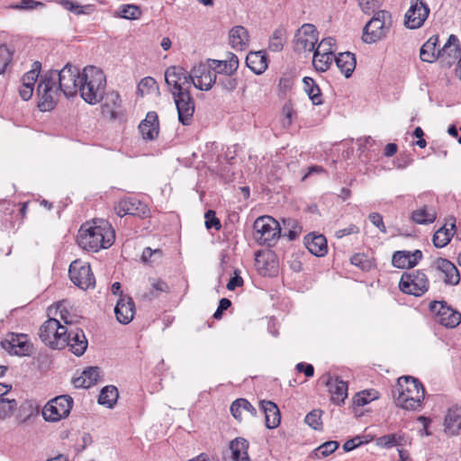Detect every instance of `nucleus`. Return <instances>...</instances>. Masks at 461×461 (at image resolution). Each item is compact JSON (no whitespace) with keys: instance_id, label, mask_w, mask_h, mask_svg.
I'll return each instance as SVG.
<instances>
[{"instance_id":"nucleus-7","label":"nucleus","mask_w":461,"mask_h":461,"mask_svg":"<svg viewBox=\"0 0 461 461\" xmlns=\"http://www.w3.org/2000/svg\"><path fill=\"white\" fill-rule=\"evenodd\" d=\"M60 92L67 97L77 95L81 80V72L77 66L67 63L59 71L50 70Z\"/></svg>"},{"instance_id":"nucleus-64","label":"nucleus","mask_w":461,"mask_h":461,"mask_svg":"<svg viewBox=\"0 0 461 461\" xmlns=\"http://www.w3.org/2000/svg\"><path fill=\"white\" fill-rule=\"evenodd\" d=\"M243 285V279L239 275L235 274L230 281L228 282L226 287L230 291H233L236 287H240Z\"/></svg>"},{"instance_id":"nucleus-21","label":"nucleus","mask_w":461,"mask_h":461,"mask_svg":"<svg viewBox=\"0 0 461 461\" xmlns=\"http://www.w3.org/2000/svg\"><path fill=\"white\" fill-rule=\"evenodd\" d=\"M323 384L329 388L330 400L333 403L340 405L348 397V384L339 376L332 377L325 375L321 378Z\"/></svg>"},{"instance_id":"nucleus-59","label":"nucleus","mask_w":461,"mask_h":461,"mask_svg":"<svg viewBox=\"0 0 461 461\" xmlns=\"http://www.w3.org/2000/svg\"><path fill=\"white\" fill-rule=\"evenodd\" d=\"M359 231L360 230L358 226H357L356 224H350L347 228L336 230L335 237L338 239H341L348 235L357 234L359 233Z\"/></svg>"},{"instance_id":"nucleus-53","label":"nucleus","mask_w":461,"mask_h":461,"mask_svg":"<svg viewBox=\"0 0 461 461\" xmlns=\"http://www.w3.org/2000/svg\"><path fill=\"white\" fill-rule=\"evenodd\" d=\"M13 59V52L5 44L0 43V75L5 73Z\"/></svg>"},{"instance_id":"nucleus-51","label":"nucleus","mask_w":461,"mask_h":461,"mask_svg":"<svg viewBox=\"0 0 461 461\" xmlns=\"http://www.w3.org/2000/svg\"><path fill=\"white\" fill-rule=\"evenodd\" d=\"M377 394L378 393L375 390H365L354 396L353 402L355 405L361 407L375 400L378 397Z\"/></svg>"},{"instance_id":"nucleus-20","label":"nucleus","mask_w":461,"mask_h":461,"mask_svg":"<svg viewBox=\"0 0 461 461\" xmlns=\"http://www.w3.org/2000/svg\"><path fill=\"white\" fill-rule=\"evenodd\" d=\"M177 109L178 120L183 125H190L194 113V100L190 91L178 93L173 96Z\"/></svg>"},{"instance_id":"nucleus-28","label":"nucleus","mask_w":461,"mask_h":461,"mask_svg":"<svg viewBox=\"0 0 461 461\" xmlns=\"http://www.w3.org/2000/svg\"><path fill=\"white\" fill-rule=\"evenodd\" d=\"M450 222H446L444 226L439 228L433 235V244L436 248H444L451 240L456 232V220L455 218L449 219Z\"/></svg>"},{"instance_id":"nucleus-4","label":"nucleus","mask_w":461,"mask_h":461,"mask_svg":"<svg viewBox=\"0 0 461 461\" xmlns=\"http://www.w3.org/2000/svg\"><path fill=\"white\" fill-rule=\"evenodd\" d=\"M392 25L393 19L388 11L380 10L375 12L363 29V41L372 44L383 40L388 34Z\"/></svg>"},{"instance_id":"nucleus-56","label":"nucleus","mask_w":461,"mask_h":461,"mask_svg":"<svg viewBox=\"0 0 461 461\" xmlns=\"http://www.w3.org/2000/svg\"><path fill=\"white\" fill-rule=\"evenodd\" d=\"M284 47L282 31L276 30L269 41V49L273 51H280Z\"/></svg>"},{"instance_id":"nucleus-32","label":"nucleus","mask_w":461,"mask_h":461,"mask_svg":"<svg viewBox=\"0 0 461 461\" xmlns=\"http://www.w3.org/2000/svg\"><path fill=\"white\" fill-rule=\"evenodd\" d=\"M260 407L265 414L266 427L267 429L277 428L281 420L277 405L270 401H261Z\"/></svg>"},{"instance_id":"nucleus-30","label":"nucleus","mask_w":461,"mask_h":461,"mask_svg":"<svg viewBox=\"0 0 461 461\" xmlns=\"http://www.w3.org/2000/svg\"><path fill=\"white\" fill-rule=\"evenodd\" d=\"M246 64L255 74L261 75L268 67V59L266 51H250L247 55Z\"/></svg>"},{"instance_id":"nucleus-1","label":"nucleus","mask_w":461,"mask_h":461,"mask_svg":"<svg viewBox=\"0 0 461 461\" xmlns=\"http://www.w3.org/2000/svg\"><path fill=\"white\" fill-rule=\"evenodd\" d=\"M115 239V231L112 225L103 219H95L81 225L77 241L85 250L97 252L102 249L110 248Z\"/></svg>"},{"instance_id":"nucleus-11","label":"nucleus","mask_w":461,"mask_h":461,"mask_svg":"<svg viewBox=\"0 0 461 461\" xmlns=\"http://www.w3.org/2000/svg\"><path fill=\"white\" fill-rule=\"evenodd\" d=\"M67 314L68 312L60 311V318L68 325L64 339L68 342L67 347L69 350L77 357H80L86 352L88 342L84 330L74 326L72 321H68Z\"/></svg>"},{"instance_id":"nucleus-63","label":"nucleus","mask_w":461,"mask_h":461,"mask_svg":"<svg viewBox=\"0 0 461 461\" xmlns=\"http://www.w3.org/2000/svg\"><path fill=\"white\" fill-rule=\"evenodd\" d=\"M296 370L303 372L307 377H312L314 375V367L311 364L298 363L296 365Z\"/></svg>"},{"instance_id":"nucleus-29","label":"nucleus","mask_w":461,"mask_h":461,"mask_svg":"<svg viewBox=\"0 0 461 461\" xmlns=\"http://www.w3.org/2000/svg\"><path fill=\"white\" fill-rule=\"evenodd\" d=\"M121 96L117 92H110L106 94L105 101L102 105V113L104 116L111 120H115L120 116Z\"/></svg>"},{"instance_id":"nucleus-15","label":"nucleus","mask_w":461,"mask_h":461,"mask_svg":"<svg viewBox=\"0 0 461 461\" xmlns=\"http://www.w3.org/2000/svg\"><path fill=\"white\" fill-rule=\"evenodd\" d=\"M318 34V31L313 24H303L294 35V50L297 53L312 52L315 50Z\"/></svg>"},{"instance_id":"nucleus-23","label":"nucleus","mask_w":461,"mask_h":461,"mask_svg":"<svg viewBox=\"0 0 461 461\" xmlns=\"http://www.w3.org/2000/svg\"><path fill=\"white\" fill-rule=\"evenodd\" d=\"M434 267L442 274L441 278L448 285H456L460 282V275L456 267L448 259L439 258L434 264Z\"/></svg>"},{"instance_id":"nucleus-3","label":"nucleus","mask_w":461,"mask_h":461,"mask_svg":"<svg viewBox=\"0 0 461 461\" xmlns=\"http://www.w3.org/2000/svg\"><path fill=\"white\" fill-rule=\"evenodd\" d=\"M105 88L106 77L102 69L95 66L84 68L77 92L86 103L98 104L104 96Z\"/></svg>"},{"instance_id":"nucleus-61","label":"nucleus","mask_w":461,"mask_h":461,"mask_svg":"<svg viewBox=\"0 0 461 461\" xmlns=\"http://www.w3.org/2000/svg\"><path fill=\"white\" fill-rule=\"evenodd\" d=\"M287 263L292 270L300 272L303 269V263L299 254H293L288 259Z\"/></svg>"},{"instance_id":"nucleus-6","label":"nucleus","mask_w":461,"mask_h":461,"mask_svg":"<svg viewBox=\"0 0 461 461\" xmlns=\"http://www.w3.org/2000/svg\"><path fill=\"white\" fill-rule=\"evenodd\" d=\"M254 238L259 245L272 247L280 238L281 228L277 221L268 215L258 217L253 224Z\"/></svg>"},{"instance_id":"nucleus-16","label":"nucleus","mask_w":461,"mask_h":461,"mask_svg":"<svg viewBox=\"0 0 461 461\" xmlns=\"http://www.w3.org/2000/svg\"><path fill=\"white\" fill-rule=\"evenodd\" d=\"M114 209L116 214L120 217L132 215L140 219H146L150 216V210L148 205L136 197H125L121 199Z\"/></svg>"},{"instance_id":"nucleus-62","label":"nucleus","mask_w":461,"mask_h":461,"mask_svg":"<svg viewBox=\"0 0 461 461\" xmlns=\"http://www.w3.org/2000/svg\"><path fill=\"white\" fill-rule=\"evenodd\" d=\"M363 443H364V441L361 440V437L357 436L351 439L347 440L343 444L342 447L345 452H349V451L355 449L356 447L361 446Z\"/></svg>"},{"instance_id":"nucleus-8","label":"nucleus","mask_w":461,"mask_h":461,"mask_svg":"<svg viewBox=\"0 0 461 461\" xmlns=\"http://www.w3.org/2000/svg\"><path fill=\"white\" fill-rule=\"evenodd\" d=\"M67 324L61 325L59 321L55 318H50L40 328L39 336L41 341L53 349H63L68 342L64 335L67 332Z\"/></svg>"},{"instance_id":"nucleus-33","label":"nucleus","mask_w":461,"mask_h":461,"mask_svg":"<svg viewBox=\"0 0 461 461\" xmlns=\"http://www.w3.org/2000/svg\"><path fill=\"white\" fill-rule=\"evenodd\" d=\"M208 62L216 75L234 74L239 68V59L234 54L228 60L209 59Z\"/></svg>"},{"instance_id":"nucleus-2","label":"nucleus","mask_w":461,"mask_h":461,"mask_svg":"<svg viewBox=\"0 0 461 461\" xmlns=\"http://www.w3.org/2000/svg\"><path fill=\"white\" fill-rule=\"evenodd\" d=\"M392 393L397 406L407 411H417L421 407L425 389L418 379L412 376H401Z\"/></svg>"},{"instance_id":"nucleus-17","label":"nucleus","mask_w":461,"mask_h":461,"mask_svg":"<svg viewBox=\"0 0 461 461\" xmlns=\"http://www.w3.org/2000/svg\"><path fill=\"white\" fill-rule=\"evenodd\" d=\"M189 73L191 84L202 91L210 90L216 80V73L211 68L210 62L194 66Z\"/></svg>"},{"instance_id":"nucleus-48","label":"nucleus","mask_w":461,"mask_h":461,"mask_svg":"<svg viewBox=\"0 0 461 461\" xmlns=\"http://www.w3.org/2000/svg\"><path fill=\"white\" fill-rule=\"evenodd\" d=\"M117 14L123 19L135 20L140 16L141 11L136 5H122L120 6Z\"/></svg>"},{"instance_id":"nucleus-44","label":"nucleus","mask_w":461,"mask_h":461,"mask_svg":"<svg viewBox=\"0 0 461 461\" xmlns=\"http://www.w3.org/2000/svg\"><path fill=\"white\" fill-rule=\"evenodd\" d=\"M150 291L144 294V297L149 300L158 298L161 294H167L169 292L168 285L160 278H149Z\"/></svg>"},{"instance_id":"nucleus-14","label":"nucleus","mask_w":461,"mask_h":461,"mask_svg":"<svg viewBox=\"0 0 461 461\" xmlns=\"http://www.w3.org/2000/svg\"><path fill=\"white\" fill-rule=\"evenodd\" d=\"M70 280L83 290L94 288L95 279L90 265L79 259L74 260L68 269Z\"/></svg>"},{"instance_id":"nucleus-37","label":"nucleus","mask_w":461,"mask_h":461,"mask_svg":"<svg viewBox=\"0 0 461 461\" xmlns=\"http://www.w3.org/2000/svg\"><path fill=\"white\" fill-rule=\"evenodd\" d=\"M438 42V36L432 35L421 46V48L420 50V58L422 61L432 63L438 59V50H436Z\"/></svg>"},{"instance_id":"nucleus-26","label":"nucleus","mask_w":461,"mask_h":461,"mask_svg":"<svg viewBox=\"0 0 461 461\" xmlns=\"http://www.w3.org/2000/svg\"><path fill=\"white\" fill-rule=\"evenodd\" d=\"M140 132L146 140H153L158 138L159 132L158 117L156 112H149L146 118L139 125Z\"/></svg>"},{"instance_id":"nucleus-41","label":"nucleus","mask_w":461,"mask_h":461,"mask_svg":"<svg viewBox=\"0 0 461 461\" xmlns=\"http://www.w3.org/2000/svg\"><path fill=\"white\" fill-rule=\"evenodd\" d=\"M242 411L249 412L252 416L257 415V410L244 398L235 400L230 405L231 415L238 420H241Z\"/></svg>"},{"instance_id":"nucleus-36","label":"nucleus","mask_w":461,"mask_h":461,"mask_svg":"<svg viewBox=\"0 0 461 461\" xmlns=\"http://www.w3.org/2000/svg\"><path fill=\"white\" fill-rule=\"evenodd\" d=\"M100 369L97 366H90L85 369L79 377L74 379L75 387L89 388L95 384L100 377Z\"/></svg>"},{"instance_id":"nucleus-46","label":"nucleus","mask_w":461,"mask_h":461,"mask_svg":"<svg viewBox=\"0 0 461 461\" xmlns=\"http://www.w3.org/2000/svg\"><path fill=\"white\" fill-rule=\"evenodd\" d=\"M233 75L234 74L216 75L214 84L223 91L232 92L238 86L237 78Z\"/></svg>"},{"instance_id":"nucleus-57","label":"nucleus","mask_w":461,"mask_h":461,"mask_svg":"<svg viewBox=\"0 0 461 461\" xmlns=\"http://www.w3.org/2000/svg\"><path fill=\"white\" fill-rule=\"evenodd\" d=\"M336 40L332 37H327L321 40L314 51L321 53H333V47L335 46Z\"/></svg>"},{"instance_id":"nucleus-42","label":"nucleus","mask_w":461,"mask_h":461,"mask_svg":"<svg viewBox=\"0 0 461 461\" xmlns=\"http://www.w3.org/2000/svg\"><path fill=\"white\" fill-rule=\"evenodd\" d=\"M334 58V53H321L319 51H314L312 64L316 70L325 72L331 66Z\"/></svg>"},{"instance_id":"nucleus-39","label":"nucleus","mask_w":461,"mask_h":461,"mask_svg":"<svg viewBox=\"0 0 461 461\" xmlns=\"http://www.w3.org/2000/svg\"><path fill=\"white\" fill-rule=\"evenodd\" d=\"M445 430L456 435L461 429V408H450L445 418Z\"/></svg>"},{"instance_id":"nucleus-9","label":"nucleus","mask_w":461,"mask_h":461,"mask_svg":"<svg viewBox=\"0 0 461 461\" xmlns=\"http://www.w3.org/2000/svg\"><path fill=\"white\" fill-rule=\"evenodd\" d=\"M429 287V279L426 274L420 270L404 272L399 282V288L402 293L417 297L423 295Z\"/></svg>"},{"instance_id":"nucleus-60","label":"nucleus","mask_w":461,"mask_h":461,"mask_svg":"<svg viewBox=\"0 0 461 461\" xmlns=\"http://www.w3.org/2000/svg\"><path fill=\"white\" fill-rule=\"evenodd\" d=\"M285 223H287L288 226H291L294 228V230H290L288 231V238L290 240H295L298 235L302 231V227L298 226V223L295 220L288 219L284 221Z\"/></svg>"},{"instance_id":"nucleus-35","label":"nucleus","mask_w":461,"mask_h":461,"mask_svg":"<svg viewBox=\"0 0 461 461\" xmlns=\"http://www.w3.org/2000/svg\"><path fill=\"white\" fill-rule=\"evenodd\" d=\"M334 60L340 72L348 78L354 69L356 68V58L355 55L349 51L341 52L337 57L335 56Z\"/></svg>"},{"instance_id":"nucleus-54","label":"nucleus","mask_w":461,"mask_h":461,"mask_svg":"<svg viewBox=\"0 0 461 461\" xmlns=\"http://www.w3.org/2000/svg\"><path fill=\"white\" fill-rule=\"evenodd\" d=\"M305 423H307L310 427L314 429H321L322 422H321V411L313 410L310 411L304 419Z\"/></svg>"},{"instance_id":"nucleus-10","label":"nucleus","mask_w":461,"mask_h":461,"mask_svg":"<svg viewBox=\"0 0 461 461\" xmlns=\"http://www.w3.org/2000/svg\"><path fill=\"white\" fill-rule=\"evenodd\" d=\"M73 406V398L69 395H59L49 401L42 409V416L46 421L57 422L67 418Z\"/></svg>"},{"instance_id":"nucleus-18","label":"nucleus","mask_w":461,"mask_h":461,"mask_svg":"<svg viewBox=\"0 0 461 461\" xmlns=\"http://www.w3.org/2000/svg\"><path fill=\"white\" fill-rule=\"evenodd\" d=\"M2 348L11 355L30 356L32 348L27 335L9 333L5 339L1 341Z\"/></svg>"},{"instance_id":"nucleus-38","label":"nucleus","mask_w":461,"mask_h":461,"mask_svg":"<svg viewBox=\"0 0 461 461\" xmlns=\"http://www.w3.org/2000/svg\"><path fill=\"white\" fill-rule=\"evenodd\" d=\"M437 212L432 206L424 205L414 210L411 214V219L417 224H429L435 221Z\"/></svg>"},{"instance_id":"nucleus-49","label":"nucleus","mask_w":461,"mask_h":461,"mask_svg":"<svg viewBox=\"0 0 461 461\" xmlns=\"http://www.w3.org/2000/svg\"><path fill=\"white\" fill-rule=\"evenodd\" d=\"M339 446V444L338 441L330 440L324 442L323 444H321V446L314 449L313 455L318 459L326 457L332 454L333 452H335L338 449Z\"/></svg>"},{"instance_id":"nucleus-24","label":"nucleus","mask_w":461,"mask_h":461,"mask_svg":"<svg viewBox=\"0 0 461 461\" xmlns=\"http://www.w3.org/2000/svg\"><path fill=\"white\" fill-rule=\"evenodd\" d=\"M459 56L460 46L458 38L451 34L443 48L438 50V59L447 67H451L458 59Z\"/></svg>"},{"instance_id":"nucleus-19","label":"nucleus","mask_w":461,"mask_h":461,"mask_svg":"<svg viewBox=\"0 0 461 461\" xmlns=\"http://www.w3.org/2000/svg\"><path fill=\"white\" fill-rule=\"evenodd\" d=\"M429 14V8L423 0H411L405 14L404 24L409 29L420 28Z\"/></svg>"},{"instance_id":"nucleus-5","label":"nucleus","mask_w":461,"mask_h":461,"mask_svg":"<svg viewBox=\"0 0 461 461\" xmlns=\"http://www.w3.org/2000/svg\"><path fill=\"white\" fill-rule=\"evenodd\" d=\"M36 95L38 107L42 112L51 111L58 103L61 92L50 71L41 77Z\"/></svg>"},{"instance_id":"nucleus-12","label":"nucleus","mask_w":461,"mask_h":461,"mask_svg":"<svg viewBox=\"0 0 461 461\" xmlns=\"http://www.w3.org/2000/svg\"><path fill=\"white\" fill-rule=\"evenodd\" d=\"M429 310L435 315V321L446 328H456L461 322V313L445 301L431 302Z\"/></svg>"},{"instance_id":"nucleus-47","label":"nucleus","mask_w":461,"mask_h":461,"mask_svg":"<svg viewBox=\"0 0 461 461\" xmlns=\"http://www.w3.org/2000/svg\"><path fill=\"white\" fill-rule=\"evenodd\" d=\"M392 264L397 268H411L413 267L409 255V251L400 250L393 255Z\"/></svg>"},{"instance_id":"nucleus-58","label":"nucleus","mask_w":461,"mask_h":461,"mask_svg":"<svg viewBox=\"0 0 461 461\" xmlns=\"http://www.w3.org/2000/svg\"><path fill=\"white\" fill-rule=\"evenodd\" d=\"M369 221L372 222L373 225H375L378 230L383 232L386 233L387 230L384 223L383 216L378 212H371L368 215Z\"/></svg>"},{"instance_id":"nucleus-13","label":"nucleus","mask_w":461,"mask_h":461,"mask_svg":"<svg viewBox=\"0 0 461 461\" xmlns=\"http://www.w3.org/2000/svg\"><path fill=\"white\" fill-rule=\"evenodd\" d=\"M165 81L169 87L172 95L190 91V73L184 68L172 66L165 71Z\"/></svg>"},{"instance_id":"nucleus-34","label":"nucleus","mask_w":461,"mask_h":461,"mask_svg":"<svg viewBox=\"0 0 461 461\" xmlns=\"http://www.w3.org/2000/svg\"><path fill=\"white\" fill-rule=\"evenodd\" d=\"M230 44L234 50H244L249 41V35L247 29L243 26H234L229 34Z\"/></svg>"},{"instance_id":"nucleus-43","label":"nucleus","mask_w":461,"mask_h":461,"mask_svg":"<svg viewBox=\"0 0 461 461\" xmlns=\"http://www.w3.org/2000/svg\"><path fill=\"white\" fill-rule=\"evenodd\" d=\"M303 82L304 85V91L307 93L312 104L314 105L322 104L321 90L315 84V81L312 77H304Z\"/></svg>"},{"instance_id":"nucleus-22","label":"nucleus","mask_w":461,"mask_h":461,"mask_svg":"<svg viewBox=\"0 0 461 461\" xmlns=\"http://www.w3.org/2000/svg\"><path fill=\"white\" fill-rule=\"evenodd\" d=\"M41 69V63L34 61L32 65L31 70L26 72L22 77V86L19 88V95L24 101L32 98L34 90V84L36 83Z\"/></svg>"},{"instance_id":"nucleus-55","label":"nucleus","mask_w":461,"mask_h":461,"mask_svg":"<svg viewBox=\"0 0 461 461\" xmlns=\"http://www.w3.org/2000/svg\"><path fill=\"white\" fill-rule=\"evenodd\" d=\"M205 218V227L210 229H214L216 230H219L221 228V224L220 220L216 217L215 212L212 210H208L204 213Z\"/></svg>"},{"instance_id":"nucleus-27","label":"nucleus","mask_w":461,"mask_h":461,"mask_svg":"<svg viewBox=\"0 0 461 461\" xmlns=\"http://www.w3.org/2000/svg\"><path fill=\"white\" fill-rule=\"evenodd\" d=\"M249 443L243 438H237L230 443V456L225 461H249L248 454Z\"/></svg>"},{"instance_id":"nucleus-50","label":"nucleus","mask_w":461,"mask_h":461,"mask_svg":"<svg viewBox=\"0 0 461 461\" xmlns=\"http://www.w3.org/2000/svg\"><path fill=\"white\" fill-rule=\"evenodd\" d=\"M350 263L363 271H369L373 267V261L364 253H357L350 258Z\"/></svg>"},{"instance_id":"nucleus-40","label":"nucleus","mask_w":461,"mask_h":461,"mask_svg":"<svg viewBox=\"0 0 461 461\" xmlns=\"http://www.w3.org/2000/svg\"><path fill=\"white\" fill-rule=\"evenodd\" d=\"M118 397V389L114 385H106L101 390L98 403L107 408H113L117 402Z\"/></svg>"},{"instance_id":"nucleus-45","label":"nucleus","mask_w":461,"mask_h":461,"mask_svg":"<svg viewBox=\"0 0 461 461\" xmlns=\"http://www.w3.org/2000/svg\"><path fill=\"white\" fill-rule=\"evenodd\" d=\"M403 435L401 433H393L381 436L376 438V445L384 448H392L402 445Z\"/></svg>"},{"instance_id":"nucleus-25","label":"nucleus","mask_w":461,"mask_h":461,"mask_svg":"<svg viewBox=\"0 0 461 461\" xmlns=\"http://www.w3.org/2000/svg\"><path fill=\"white\" fill-rule=\"evenodd\" d=\"M114 313L120 323H130L135 313V305L132 298L130 296L120 297L115 305Z\"/></svg>"},{"instance_id":"nucleus-52","label":"nucleus","mask_w":461,"mask_h":461,"mask_svg":"<svg viewBox=\"0 0 461 461\" xmlns=\"http://www.w3.org/2000/svg\"><path fill=\"white\" fill-rule=\"evenodd\" d=\"M17 402L14 399H0V419H5L13 414L17 408Z\"/></svg>"},{"instance_id":"nucleus-31","label":"nucleus","mask_w":461,"mask_h":461,"mask_svg":"<svg viewBox=\"0 0 461 461\" xmlns=\"http://www.w3.org/2000/svg\"><path fill=\"white\" fill-rule=\"evenodd\" d=\"M304 245L310 253L317 257L324 256L328 251L326 238L321 235L310 233L304 237Z\"/></svg>"}]
</instances>
